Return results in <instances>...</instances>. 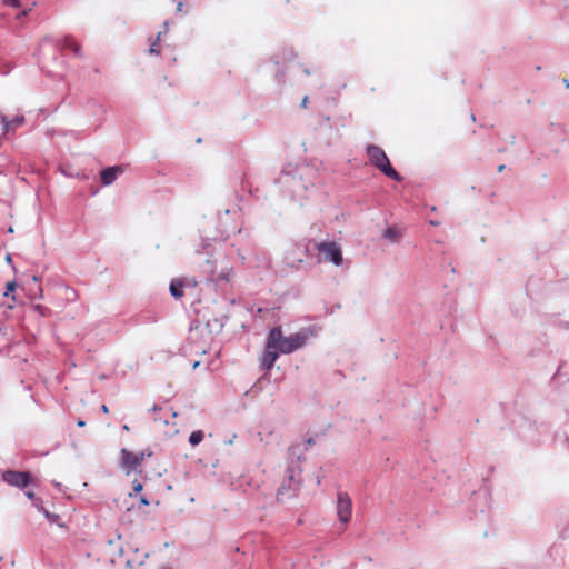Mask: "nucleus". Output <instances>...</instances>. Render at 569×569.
Here are the masks:
<instances>
[{"mask_svg": "<svg viewBox=\"0 0 569 569\" xmlns=\"http://www.w3.org/2000/svg\"><path fill=\"white\" fill-rule=\"evenodd\" d=\"M278 331V338L274 339V346L280 353H292L296 350L302 348L308 338V331L302 330L296 333L284 337L281 327H273L269 333H276Z\"/></svg>", "mask_w": 569, "mask_h": 569, "instance_id": "1", "label": "nucleus"}, {"mask_svg": "<svg viewBox=\"0 0 569 569\" xmlns=\"http://www.w3.org/2000/svg\"><path fill=\"white\" fill-rule=\"evenodd\" d=\"M367 156L371 164H373L378 170H380L388 178L401 181L402 177L397 172V170L391 166L389 158L386 152L376 144H369L367 147Z\"/></svg>", "mask_w": 569, "mask_h": 569, "instance_id": "2", "label": "nucleus"}, {"mask_svg": "<svg viewBox=\"0 0 569 569\" xmlns=\"http://www.w3.org/2000/svg\"><path fill=\"white\" fill-rule=\"evenodd\" d=\"M316 249L321 254L320 261L331 262L339 267L343 262L341 247L335 241H321L316 243Z\"/></svg>", "mask_w": 569, "mask_h": 569, "instance_id": "3", "label": "nucleus"}, {"mask_svg": "<svg viewBox=\"0 0 569 569\" xmlns=\"http://www.w3.org/2000/svg\"><path fill=\"white\" fill-rule=\"evenodd\" d=\"M120 465L126 470V472L129 475L133 471H139V468L141 466V462L144 460L146 457H151V451H141L139 453L129 451L128 449H121L120 451Z\"/></svg>", "mask_w": 569, "mask_h": 569, "instance_id": "4", "label": "nucleus"}, {"mask_svg": "<svg viewBox=\"0 0 569 569\" xmlns=\"http://www.w3.org/2000/svg\"><path fill=\"white\" fill-rule=\"evenodd\" d=\"M278 338V331L274 333H269L266 342V348L262 357L260 358V363L262 369L270 370L274 362L279 357V351L274 346V339Z\"/></svg>", "mask_w": 569, "mask_h": 569, "instance_id": "5", "label": "nucleus"}, {"mask_svg": "<svg viewBox=\"0 0 569 569\" xmlns=\"http://www.w3.org/2000/svg\"><path fill=\"white\" fill-rule=\"evenodd\" d=\"M352 513V502L348 493L339 492L337 498V515L342 523L349 522Z\"/></svg>", "mask_w": 569, "mask_h": 569, "instance_id": "6", "label": "nucleus"}, {"mask_svg": "<svg viewBox=\"0 0 569 569\" xmlns=\"http://www.w3.org/2000/svg\"><path fill=\"white\" fill-rule=\"evenodd\" d=\"M3 480L11 486L24 488L31 482V475L26 471L9 470L2 475Z\"/></svg>", "mask_w": 569, "mask_h": 569, "instance_id": "7", "label": "nucleus"}, {"mask_svg": "<svg viewBox=\"0 0 569 569\" xmlns=\"http://www.w3.org/2000/svg\"><path fill=\"white\" fill-rule=\"evenodd\" d=\"M298 490V482L295 481L292 475L288 477V485H283L278 489L277 498L278 500H283L284 498H290L296 495Z\"/></svg>", "mask_w": 569, "mask_h": 569, "instance_id": "8", "label": "nucleus"}, {"mask_svg": "<svg viewBox=\"0 0 569 569\" xmlns=\"http://www.w3.org/2000/svg\"><path fill=\"white\" fill-rule=\"evenodd\" d=\"M153 413H154V417H153V420L159 422V423H162L163 426H168L169 425V418H176L177 417V413L172 411V409H167V410H163L162 408L158 407V406H154L153 407Z\"/></svg>", "mask_w": 569, "mask_h": 569, "instance_id": "9", "label": "nucleus"}, {"mask_svg": "<svg viewBox=\"0 0 569 569\" xmlns=\"http://www.w3.org/2000/svg\"><path fill=\"white\" fill-rule=\"evenodd\" d=\"M119 172H121L120 167H108V168L103 169L100 172L101 182L104 186L111 184L116 180Z\"/></svg>", "mask_w": 569, "mask_h": 569, "instance_id": "10", "label": "nucleus"}, {"mask_svg": "<svg viewBox=\"0 0 569 569\" xmlns=\"http://www.w3.org/2000/svg\"><path fill=\"white\" fill-rule=\"evenodd\" d=\"M184 283L182 280L180 279H173L170 283V287H169V290H170V293L176 298V299H181L183 296H184Z\"/></svg>", "mask_w": 569, "mask_h": 569, "instance_id": "11", "label": "nucleus"}, {"mask_svg": "<svg viewBox=\"0 0 569 569\" xmlns=\"http://www.w3.org/2000/svg\"><path fill=\"white\" fill-rule=\"evenodd\" d=\"M1 122L3 124L4 131H8L9 128L12 127V126H20V124H22L24 122V117L23 116L16 117L11 121H9L7 119V117H1Z\"/></svg>", "mask_w": 569, "mask_h": 569, "instance_id": "12", "label": "nucleus"}, {"mask_svg": "<svg viewBox=\"0 0 569 569\" xmlns=\"http://www.w3.org/2000/svg\"><path fill=\"white\" fill-rule=\"evenodd\" d=\"M63 47L67 48V49H70L74 54H79V52H80V47L74 41L73 38H70V37L64 38Z\"/></svg>", "mask_w": 569, "mask_h": 569, "instance_id": "13", "label": "nucleus"}, {"mask_svg": "<svg viewBox=\"0 0 569 569\" xmlns=\"http://www.w3.org/2000/svg\"><path fill=\"white\" fill-rule=\"evenodd\" d=\"M203 431L201 430H197V431H192L190 437H189V442L191 446H198L202 440H203Z\"/></svg>", "mask_w": 569, "mask_h": 569, "instance_id": "14", "label": "nucleus"}, {"mask_svg": "<svg viewBox=\"0 0 569 569\" xmlns=\"http://www.w3.org/2000/svg\"><path fill=\"white\" fill-rule=\"evenodd\" d=\"M17 288V282L14 280L12 281H8L7 284H6V291H4V297H11V300L12 301H16V297L14 295H11Z\"/></svg>", "mask_w": 569, "mask_h": 569, "instance_id": "15", "label": "nucleus"}, {"mask_svg": "<svg viewBox=\"0 0 569 569\" xmlns=\"http://www.w3.org/2000/svg\"><path fill=\"white\" fill-rule=\"evenodd\" d=\"M160 38H161V32H158L156 40L151 43L150 49H149V52L151 54L160 53V46H159Z\"/></svg>", "mask_w": 569, "mask_h": 569, "instance_id": "16", "label": "nucleus"}, {"mask_svg": "<svg viewBox=\"0 0 569 569\" xmlns=\"http://www.w3.org/2000/svg\"><path fill=\"white\" fill-rule=\"evenodd\" d=\"M383 236L392 241H397L399 238V232L395 228H388Z\"/></svg>", "mask_w": 569, "mask_h": 569, "instance_id": "17", "label": "nucleus"}, {"mask_svg": "<svg viewBox=\"0 0 569 569\" xmlns=\"http://www.w3.org/2000/svg\"><path fill=\"white\" fill-rule=\"evenodd\" d=\"M287 260H288V264L291 267V268H298L301 263L305 262V259L303 258H292L290 259V257L288 256L287 257Z\"/></svg>", "mask_w": 569, "mask_h": 569, "instance_id": "18", "label": "nucleus"}, {"mask_svg": "<svg viewBox=\"0 0 569 569\" xmlns=\"http://www.w3.org/2000/svg\"><path fill=\"white\" fill-rule=\"evenodd\" d=\"M142 483L139 482V481H133V486H132V492L129 493V497H133V496H137L138 493L141 492L142 490Z\"/></svg>", "mask_w": 569, "mask_h": 569, "instance_id": "19", "label": "nucleus"}, {"mask_svg": "<svg viewBox=\"0 0 569 569\" xmlns=\"http://www.w3.org/2000/svg\"><path fill=\"white\" fill-rule=\"evenodd\" d=\"M3 4L13 7V8H19L20 1L19 0H3Z\"/></svg>", "mask_w": 569, "mask_h": 569, "instance_id": "20", "label": "nucleus"}, {"mask_svg": "<svg viewBox=\"0 0 569 569\" xmlns=\"http://www.w3.org/2000/svg\"><path fill=\"white\" fill-rule=\"evenodd\" d=\"M149 505H150V502H149V500L147 499V497H146V496H141V497L139 498V506H138L139 508H140L141 506H149Z\"/></svg>", "mask_w": 569, "mask_h": 569, "instance_id": "21", "label": "nucleus"}, {"mask_svg": "<svg viewBox=\"0 0 569 569\" xmlns=\"http://www.w3.org/2000/svg\"><path fill=\"white\" fill-rule=\"evenodd\" d=\"M177 432H178V430L176 429L174 425L171 428H169L168 430H164L166 435H174Z\"/></svg>", "mask_w": 569, "mask_h": 569, "instance_id": "22", "label": "nucleus"}, {"mask_svg": "<svg viewBox=\"0 0 569 569\" xmlns=\"http://www.w3.org/2000/svg\"><path fill=\"white\" fill-rule=\"evenodd\" d=\"M308 103H309V99L307 96H305L300 106H301V108L306 109L308 107Z\"/></svg>", "mask_w": 569, "mask_h": 569, "instance_id": "23", "label": "nucleus"}, {"mask_svg": "<svg viewBox=\"0 0 569 569\" xmlns=\"http://www.w3.org/2000/svg\"><path fill=\"white\" fill-rule=\"evenodd\" d=\"M315 443H316V441H315V439H313L312 437H310V438H308V439L306 440V445H307V447H309V446H313Z\"/></svg>", "mask_w": 569, "mask_h": 569, "instance_id": "24", "label": "nucleus"}, {"mask_svg": "<svg viewBox=\"0 0 569 569\" xmlns=\"http://www.w3.org/2000/svg\"><path fill=\"white\" fill-rule=\"evenodd\" d=\"M77 425H78L79 427H84V426H86V422H84L83 420L79 419V420H78V422H77Z\"/></svg>", "mask_w": 569, "mask_h": 569, "instance_id": "25", "label": "nucleus"}, {"mask_svg": "<svg viewBox=\"0 0 569 569\" xmlns=\"http://www.w3.org/2000/svg\"><path fill=\"white\" fill-rule=\"evenodd\" d=\"M102 411H103L104 413H108V412H109V409H108V407H107L106 405H102Z\"/></svg>", "mask_w": 569, "mask_h": 569, "instance_id": "26", "label": "nucleus"}, {"mask_svg": "<svg viewBox=\"0 0 569 569\" xmlns=\"http://www.w3.org/2000/svg\"><path fill=\"white\" fill-rule=\"evenodd\" d=\"M27 496L29 499H32L34 497V493L32 491L27 492Z\"/></svg>", "mask_w": 569, "mask_h": 569, "instance_id": "27", "label": "nucleus"}, {"mask_svg": "<svg viewBox=\"0 0 569 569\" xmlns=\"http://www.w3.org/2000/svg\"><path fill=\"white\" fill-rule=\"evenodd\" d=\"M503 169H505V166H503V164H500V166L498 167V171H499V172L503 171Z\"/></svg>", "mask_w": 569, "mask_h": 569, "instance_id": "28", "label": "nucleus"}, {"mask_svg": "<svg viewBox=\"0 0 569 569\" xmlns=\"http://www.w3.org/2000/svg\"><path fill=\"white\" fill-rule=\"evenodd\" d=\"M563 83H565L566 88H569V80L565 79Z\"/></svg>", "mask_w": 569, "mask_h": 569, "instance_id": "29", "label": "nucleus"}, {"mask_svg": "<svg viewBox=\"0 0 569 569\" xmlns=\"http://www.w3.org/2000/svg\"><path fill=\"white\" fill-rule=\"evenodd\" d=\"M27 14H28V10H23V11L21 12V16H27Z\"/></svg>", "mask_w": 569, "mask_h": 569, "instance_id": "30", "label": "nucleus"}, {"mask_svg": "<svg viewBox=\"0 0 569 569\" xmlns=\"http://www.w3.org/2000/svg\"><path fill=\"white\" fill-rule=\"evenodd\" d=\"M178 10H179V11H181V10H182V4H181V3H179V6H178Z\"/></svg>", "mask_w": 569, "mask_h": 569, "instance_id": "31", "label": "nucleus"}, {"mask_svg": "<svg viewBox=\"0 0 569 569\" xmlns=\"http://www.w3.org/2000/svg\"><path fill=\"white\" fill-rule=\"evenodd\" d=\"M321 480L320 477H317V485H320Z\"/></svg>", "mask_w": 569, "mask_h": 569, "instance_id": "32", "label": "nucleus"}, {"mask_svg": "<svg viewBox=\"0 0 569 569\" xmlns=\"http://www.w3.org/2000/svg\"><path fill=\"white\" fill-rule=\"evenodd\" d=\"M6 259H7V261H9V262L11 261V257H10L9 254L7 256V258H6Z\"/></svg>", "mask_w": 569, "mask_h": 569, "instance_id": "33", "label": "nucleus"}]
</instances>
